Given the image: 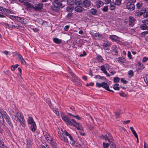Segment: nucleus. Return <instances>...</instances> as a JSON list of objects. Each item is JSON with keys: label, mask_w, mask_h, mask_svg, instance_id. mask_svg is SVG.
<instances>
[{"label": "nucleus", "mask_w": 148, "mask_h": 148, "mask_svg": "<svg viewBox=\"0 0 148 148\" xmlns=\"http://www.w3.org/2000/svg\"><path fill=\"white\" fill-rule=\"evenodd\" d=\"M58 136L60 139L65 142H68L67 138H65V136H68L70 140V143L72 145H74L75 144V142L71 135L66 130L63 131L62 130L58 132Z\"/></svg>", "instance_id": "nucleus-1"}, {"label": "nucleus", "mask_w": 148, "mask_h": 148, "mask_svg": "<svg viewBox=\"0 0 148 148\" xmlns=\"http://www.w3.org/2000/svg\"><path fill=\"white\" fill-rule=\"evenodd\" d=\"M0 114L2 116V117L1 119V120H0V123L1 125H3L4 126H5L4 124V118L10 127H13L12 122L11 121L10 118L8 116L7 113L6 112L3 110H2L0 112Z\"/></svg>", "instance_id": "nucleus-2"}, {"label": "nucleus", "mask_w": 148, "mask_h": 148, "mask_svg": "<svg viewBox=\"0 0 148 148\" xmlns=\"http://www.w3.org/2000/svg\"><path fill=\"white\" fill-rule=\"evenodd\" d=\"M13 118L16 121H18L23 127H25L26 126L25 122L23 116L20 112L17 111L15 115H14Z\"/></svg>", "instance_id": "nucleus-3"}, {"label": "nucleus", "mask_w": 148, "mask_h": 148, "mask_svg": "<svg viewBox=\"0 0 148 148\" xmlns=\"http://www.w3.org/2000/svg\"><path fill=\"white\" fill-rule=\"evenodd\" d=\"M64 6V4L60 2L57 1L53 3V5L51 7V9L52 10L57 11L59 10L60 8H62Z\"/></svg>", "instance_id": "nucleus-4"}, {"label": "nucleus", "mask_w": 148, "mask_h": 148, "mask_svg": "<svg viewBox=\"0 0 148 148\" xmlns=\"http://www.w3.org/2000/svg\"><path fill=\"white\" fill-rule=\"evenodd\" d=\"M62 120L65 121L67 125H73V121L71 119H69L68 117L66 115H62Z\"/></svg>", "instance_id": "nucleus-5"}, {"label": "nucleus", "mask_w": 148, "mask_h": 148, "mask_svg": "<svg viewBox=\"0 0 148 148\" xmlns=\"http://www.w3.org/2000/svg\"><path fill=\"white\" fill-rule=\"evenodd\" d=\"M21 3H23L24 5L26 6L27 8L32 9H33V5L29 2V0H19Z\"/></svg>", "instance_id": "nucleus-6"}, {"label": "nucleus", "mask_w": 148, "mask_h": 148, "mask_svg": "<svg viewBox=\"0 0 148 148\" xmlns=\"http://www.w3.org/2000/svg\"><path fill=\"white\" fill-rule=\"evenodd\" d=\"M70 73L72 76L73 82L76 84H78L79 83V79L72 71H70Z\"/></svg>", "instance_id": "nucleus-7"}, {"label": "nucleus", "mask_w": 148, "mask_h": 148, "mask_svg": "<svg viewBox=\"0 0 148 148\" xmlns=\"http://www.w3.org/2000/svg\"><path fill=\"white\" fill-rule=\"evenodd\" d=\"M42 3L37 4L33 5V9L37 11H40L42 9Z\"/></svg>", "instance_id": "nucleus-8"}, {"label": "nucleus", "mask_w": 148, "mask_h": 148, "mask_svg": "<svg viewBox=\"0 0 148 148\" xmlns=\"http://www.w3.org/2000/svg\"><path fill=\"white\" fill-rule=\"evenodd\" d=\"M72 120L73 121L72 123L73 124V125H72V126H75L78 130H83V127L79 123L76 122L75 120L73 119H72Z\"/></svg>", "instance_id": "nucleus-9"}, {"label": "nucleus", "mask_w": 148, "mask_h": 148, "mask_svg": "<svg viewBox=\"0 0 148 148\" xmlns=\"http://www.w3.org/2000/svg\"><path fill=\"white\" fill-rule=\"evenodd\" d=\"M126 8L130 11H132L134 9L135 5L132 3L128 2L126 5Z\"/></svg>", "instance_id": "nucleus-10"}, {"label": "nucleus", "mask_w": 148, "mask_h": 148, "mask_svg": "<svg viewBox=\"0 0 148 148\" xmlns=\"http://www.w3.org/2000/svg\"><path fill=\"white\" fill-rule=\"evenodd\" d=\"M91 4L90 0H84L82 1V5L84 8H86L89 7Z\"/></svg>", "instance_id": "nucleus-11"}, {"label": "nucleus", "mask_w": 148, "mask_h": 148, "mask_svg": "<svg viewBox=\"0 0 148 148\" xmlns=\"http://www.w3.org/2000/svg\"><path fill=\"white\" fill-rule=\"evenodd\" d=\"M109 38L112 40L114 41L117 42H119L120 41L119 37L115 35H110Z\"/></svg>", "instance_id": "nucleus-12"}, {"label": "nucleus", "mask_w": 148, "mask_h": 148, "mask_svg": "<svg viewBox=\"0 0 148 148\" xmlns=\"http://www.w3.org/2000/svg\"><path fill=\"white\" fill-rule=\"evenodd\" d=\"M146 11L145 8H142V9L140 10V12H136L135 13V16H140L142 15Z\"/></svg>", "instance_id": "nucleus-13"}, {"label": "nucleus", "mask_w": 148, "mask_h": 148, "mask_svg": "<svg viewBox=\"0 0 148 148\" xmlns=\"http://www.w3.org/2000/svg\"><path fill=\"white\" fill-rule=\"evenodd\" d=\"M110 42L106 41H104L103 43V48L104 49L108 50L109 47H110Z\"/></svg>", "instance_id": "nucleus-14"}, {"label": "nucleus", "mask_w": 148, "mask_h": 148, "mask_svg": "<svg viewBox=\"0 0 148 148\" xmlns=\"http://www.w3.org/2000/svg\"><path fill=\"white\" fill-rule=\"evenodd\" d=\"M16 20L22 24H26L27 23L26 20L23 17H18Z\"/></svg>", "instance_id": "nucleus-15"}, {"label": "nucleus", "mask_w": 148, "mask_h": 148, "mask_svg": "<svg viewBox=\"0 0 148 148\" xmlns=\"http://www.w3.org/2000/svg\"><path fill=\"white\" fill-rule=\"evenodd\" d=\"M102 87H103L109 91L111 92H114L113 90H110L109 89L108 85L106 83L104 82H102Z\"/></svg>", "instance_id": "nucleus-16"}, {"label": "nucleus", "mask_w": 148, "mask_h": 148, "mask_svg": "<svg viewBox=\"0 0 148 148\" xmlns=\"http://www.w3.org/2000/svg\"><path fill=\"white\" fill-rule=\"evenodd\" d=\"M135 19L134 18L131 16L129 17V25L131 27H133L134 25Z\"/></svg>", "instance_id": "nucleus-17"}, {"label": "nucleus", "mask_w": 148, "mask_h": 148, "mask_svg": "<svg viewBox=\"0 0 148 148\" xmlns=\"http://www.w3.org/2000/svg\"><path fill=\"white\" fill-rule=\"evenodd\" d=\"M94 38L97 40H102L103 39V36L98 33H96Z\"/></svg>", "instance_id": "nucleus-18"}, {"label": "nucleus", "mask_w": 148, "mask_h": 148, "mask_svg": "<svg viewBox=\"0 0 148 148\" xmlns=\"http://www.w3.org/2000/svg\"><path fill=\"white\" fill-rule=\"evenodd\" d=\"M103 5V3L101 0H97L96 2V6L97 8H100Z\"/></svg>", "instance_id": "nucleus-19"}, {"label": "nucleus", "mask_w": 148, "mask_h": 148, "mask_svg": "<svg viewBox=\"0 0 148 148\" xmlns=\"http://www.w3.org/2000/svg\"><path fill=\"white\" fill-rule=\"evenodd\" d=\"M101 70L103 72V73L106 75L107 77H110V74L107 73L106 70V68L104 65H102L101 66Z\"/></svg>", "instance_id": "nucleus-20"}, {"label": "nucleus", "mask_w": 148, "mask_h": 148, "mask_svg": "<svg viewBox=\"0 0 148 148\" xmlns=\"http://www.w3.org/2000/svg\"><path fill=\"white\" fill-rule=\"evenodd\" d=\"M84 10V8L80 6H77L75 8V11L78 12H82Z\"/></svg>", "instance_id": "nucleus-21"}, {"label": "nucleus", "mask_w": 148, "mask_h": 148, "mask_svg": "<svg viewBox=\"0 0 148 148\" xmlns=\"http://www.w3.org/2000/svg\"><path fill=\"white\" fill-rule=\"evenodd\" d=\"M140 28L143 30L148 29V26L145 23H143L140 26Z\"/></svg>", "instance_id": "nucleus-22"}, {"label": "nucleus", "mask_w": 148, "mask_h": 148, "mask_svg": "<svg viewBox=\"0 0 148 148\" xmlns=\"http://www.w3.org/2000/svg\"><path fill=\"white\" fill-rule=\"evenodd\" d=\"M18 57L20 61L21 62L22 64H26V62L24 59L21 55L20 54H18Z\"/></svg>", "instance_id": "nucleus-23"}, {"label": "nucleus", "mask_w": 148, "mask_h": 148, "mask_svg": "<svg viewBox=\"0 0 148 148\" xmlns=\"http://www.w3.org/2000/svg\"><path fill=\"white\" fill-rule=\"evenodd\" d=\"M143 3H137L136 5V7L139 11L142 9V8H143L142 7L143 5Z\"/></svg>", "instance_id": "nucleus-24"}, {"label": "nucleus", "mask_w": 148, "mask_h": 148, "mask_svg": "<svg viewBox=\"0 0 148 148\" xmlns=\"http://www.w3.org/2000/svg\"><path fill=\"white\" fill-rule=\"evenodd\" d=\"M90 13L93 15H95L97 14V10L94 8H92L90 10Z\"/></svg>", "instance_id": "nucleus-25"}, {"label": "nucleus", "mask_w": 148, "mask_h": 148, "mask_svg": "<svg viewBox=\"0 0 148 148\" xmlns=\"http://www.w3.org/2000/svg\"><path fill=\"white\" fill-rule=\"evenodd\" d=\"M31 125L30 129L33 132L34 131L36 128V126L35 123H34V124Z\"/></svg>", "instance_id": "nucleus-26"}, {"label": "nucleus", "mask_w": 148, "mask_h": 148, "mask_svg": "<svg viewBox=\"0 0 148 148\" xmlns=\"http://www.w3.org/2000/svg\"><path fill=\"white\" fill-rule=\"evenodd\" d=\"M115 5L113 2H111L110 4L109 8L110 10H113L115 8Z\"/></svg>", "instance_id": "nucleus-27"}, {"label": "nucleus", "mask_w": 148, "mask_h": 148, "mask_svg": "<svg viewBox=\"0 0 148 148\" xmlns=\"http://www.w3.org/2000/svg\"><path fill=\"white\" fill-rule=\"evenodd\" d=\"M118 61L119 63H124L125 62L126 60L123 57H120L118 58Z\"/></svg>", "instance_id": "nucleus-28"}, {"label": "nucleus", "mask_w": 148, "mask_h": 148, "mask_svg": "<svg viewBox=\"0 0 148 148\" xmlns=\"http://www.w3.org/2000/svg\"><path fill=\"white\" fill-rule=\"evenodd\" d=\"M53 42L57 44H59L62 42V40H61L57 38H53Z\"/></svg>", "instance_id": "nucleus-29"}, {"label": "nucleus", "mask_w": 148, "mask_h": 148, "mask_svg": "<svg viewBox=\"0 0 148 148\" xmlns=\"http://www.w3.org/2000/svg\"><path fill=\"white\" fill-rule=\"evenodd\" d=\"M28 123L29 124H32L35 123L33 119L31 117H29L28 118Z\"/></svg>", "instance_id": "nucleus-30"}, {"label": "nucleus", "mask_w": 148, "mask_h": 148, "mask_svg": "<svg viewBox=\"0 0 148 148\" xmlns=\"http://www.w3.org/2000/svg\"><path fill=\"white\" fill-rule=\"evenodd\" d=\"M138 66H139V69H140L142 70L145 67L144 65L141 64L140 62H138Z\"/></svg>", "instance_id": "nucleus-31"}, {"label": "nucleus", "mask_w": 148, "mask_h": 148, "mask_svg": "<svg viewBox=\"0 0 148 148\" xmlns=\"http://www.w3.org/2000/svg\"><path fill=\"white\" fill-rule=\"evenodd\" d=\"M82 1L81 0H75V3L77 5H80L82 4Z\"/></svg>", "instance_id": "nucleus-32"}, {"label": "nucleus", "mask_w": 148, "mask_h": 148, "mask_svg": "<svg viewBox=\"0 0 148 148\" xmlns=\"http://www.w3.org/2000/svg\"><path fill=\"white\" fill-rule=\"evenodd\" d=\"M54 148H56L57 147V145L56 143L53 140H52L49 143Z\"/></svg>", "instance_id": "nucleus-33"}, {"label": "nucleus", "mask_w": 148, "mask_h": 148, "mask_svg": "<svg viewBox=\"0 0 148 148\" xmlns=\"http://www.w3.org/2000/svg\"><path fill=\"white\" fill-rule=\"evenodd\" d=\"M73 10V8L72 6H68L66 8L67 11L69 12H72Z\"/></svg>", "instance_id": "nucleus-34"}, {"label": "nucleus", "mask_w": 148, "mask_h": 148, "mask_svg": "<svg viewBox=\"0 0 148 148\" xmlns=\"http://www.w3.org/2000/svg\"><path fill=\"white\" fill-rule=\"evenodd\" d=\"M134 72L132 70H130L128 73V74L129 76V78L131 77L132 76H133L134 75Z\"/></svg>", "instance_id": "nucleus-35"}, {"label": "nucleus", "mask_w": 148, "mask_h": 148, "mask_svg": "<svg viewBox=\"0 0 148 148\" xmlns=\"http://www.w3.org/2000/svg\"><path fill=\"white\" fill-rule=\"evenodd\" d=\"M97 58L98 59V61L99 62H102L103 60V59L100 55H99L97 56Z\"/></svg>", "instance_id": "nucleus-36"}, {"label": "nucleus", "mask_w": 148, "mask_h": 148, "mask_svg": "<svg viewBox=\"0 0 148 148\" xmlns=\"http://www.w3.org/2000/svg\"><path fill=\"white\" fill-rule=\"evenodd\" d=\"M122 0H115V4L118 5H120L121 4V1Z\"/></svg>", "instance_id": "nucleus-37"}, {"label": "nucleus", "mask_w": 148, "mask_h": 148, "mask_svg": "<svg viewBox=\"0 0 148 148\" xmlns=\"http://www.w3.org/2000/svg\"><path fill=\"white\" fill-rule=\"evenodd\" d=\"M120 78L118 77H115L113 78V81L114 83H117L119 82Z\"/></svg>", "instance_id": "nucleus-38"}, {"label": "nucleus", "mask_w": 148, "mask_h": 148, "mask_svg": "<svg viewBox=\"0 0 148 148\" xmlns=\"http://www.w3.org/2000/svg\"><path fill=\"white\" fill-rule=\"evenodd\" d=\"M73 13L72 12H69L66 15V17L67 19H70L72 16Z\"/></svg>", "instance_id": "nucleus-39"}, {"label": "nucleus", "mask_w": 148, "mask_h": 148, "mask_svg": "<svg viewBox=\"0 0 148 148\" xmlns=\"http://www.w3.org/2000/svg\"><path fill=\"white\" fill-rule=\"evenodd\" d=\"M119 84H115L113 86L114 89L116 90H119V88L118 87Z\"/></svg>", "instance_id": "nucleus-40"}, {"label": "nucleus", "mask_w": 148, "mask_h": 148, "mask_svg": "<svg viewBox=\"0 0 148 148\" xmlns=\"http://www.w3.org/2000/svg\"><path fill=\"white\" fill-rule=\"evenodd\" d=\"M108 5H106L103 7L102 10L104 12H107L108 10Z\"/></svg>", "instance_id": "nucleus-41"}, {"label": "nucleus", "mask_w": 148, "mask_h": 148, "mask_svg": "<svg viewBox=\"0 0 148 148\" xmlns=\"http://www.w3.org/2000/svg\"><path fill=\"white\" fill-rule=\"evenodd\" d=\"M27 147H29L31 145V142L29 139L27 140Z\"/></svg>", "instance_id": "nucleus-42"}, {"label": "nucleus", "mask_w": 148, "mask_h": 148, "mask_svg": "<svg viewBox=\"0 0 148 148\" xmlns=\"http://www.w3.org/2000/svg\"><path fill=\"white\" fill-rule=\"evenodd\" d=\"M45 138L47 141L49 143L53 140L52 139L50 136H48V138Z\"/></svg>", "instance_id": "nucleus-43"}, {"label": "nucleus", "mask_w": 148, "mask_h": 148, "mask_svg": "<svg viewBox=\"0 0 148 148\" xmlns=\"http://www.w3.org/2000/svg\"><path fill=\"white\" fill-rule=\"evenodd\" d=\"M109 144L108 143L103 142V146L104 148H107L109 146Z\"/></svg>", "instance_id": "nucleus-44"}, {"label": "nucleus", "mask_w": 148, "mask_h": 148, "mask_svg": "<svg viewBox=\"0 0 148 148\" xmlns=\"http://www.w3.org/2000/svg\"><path fill=\"white\" fill-rule=\"evenodd\" d=\"M0 143L1 144V145L0 146L1 148H8L7 147L4 145L3 142L1 141L0 140Z\"/></svg>", "instance_id": "nucleus-45"}, {"label": "nucleus", "mask_w": 148, "mask_h": 148, "mask_svg": "<svg viewBox=\"0 0 148 148\" xmlns=\"http://www.w3.org/2000/svg\"><path fill=\"white\" fill-rule=\"evenodd\" d=\"M10 114L12 116V118H13V116H14V115H15L16 114H15L14 111L13 110H10L9 111Z\"/></svg>", "instance_id": "nucleus-46"}, {"label": "nucleus", "mask_w": 148, "mask_h": 148, "mask_svg": "<svg viewBox=\"0 0 148 148\" xmlns=\"http://www.w3.org/2000/svg\"><path fill=\"white\" fill-rule=\"evenodd\" d=\"M11 26H12V27H14V28L19 29L20 27L19 25L17 24H15V25L12 24V25H11Z\"/></svg>", "instance_id": "nucleus-47"}, {"label": "nucleus", "mask_w": 148, "mask_h": 148, "mask_svg": "<svg viewBox=\"0 0 148 148\" xmlns=\"http://www.w3.org/2000/svg\"><path fill=\"white\" fill-rule=\"evenodd\" d=\"M68 4L69 5H71L73 3V2L71 1V0H67L66 1Z\"/></svg>", "instance_id": "nucleus-48"}, {"label": "nucleus", "mask_w": 148, "mask_h": 148, "mask_svg": "<svg viewBox=\"0 0 148 148\" xmlns=\"http://www.w3.org/2000/svg\"><path fill=\"white\" fill-rule=\"evenodd\" d=\"M18 17L13 15H10V18L13 20L15 19L16 20Z\"/></svg>", "instance_id": "nucleus-49"}, {"label": "nucleus", "mask_w": 148, "mask_h": 148, "mask_svg": "<svg viewBox=\"0 0 148 148\" xmlns=\"http://www.w3.org/2000/svg\"><path fill=\"white\" fill-rule=\"evenodd\" d=\"M142 61L144 63L146 62L147 61H148V58H147L146 57H143Z\"/></svg>", "instance_id": "nucleus-50"}, {"label": "nucleus", "mask_w": 148, "mask_h": 148, "mask_svg": "<svg viewBox=\"0 0 148 148\" xmlns=\"http://www.w3.org/2000/svg\"><path fill=\"white\" fill-rule=\"evenodd\" d=\"M6 12L7 13H10V14H13V12L10 10L8 9L5 8V12Z\"/></svg>", "instance_id": "nucleus-51"}, {"label": "nucleus", "mask_w": 148, "mask_h": 148, "mask_svg": "<svg viewBox=\"0 0 148 148\" xmlns=\"http://www.w3.org/2000/svg\"><path fill=\"white\" fill-rule=\"evenodd\" d=\"M43 133L45 138H48V137L49 136V134L45 131L43 132Z\"/></svg>", "instance_id": "nucleus-52"}, {"label": "nucleus", "mask_w": 148, "mask_h": 148, "mask_svg": "<svg viewBox=\"0 0 148 148\" xmlns=\"http://www.w3.org/2000/svg\"><path fill=\"white\" fill-rule=\"evenodd\" d=\"M46 102L48 103L49 105L50 106H51V101L50 100V99L49 98H47V99L46 100Z\"/></svg>", "instance_id": "nucleus-53"}, {"label": "nucleus", "mask_w": 148, "mask_h": 148, "mask_svg": "<svg viewBox=\"0 0 148 148\" xmlns=\"http://www.w3.org/2000/svg\"><path fill=\"white\" fill-rule=\"evenodd\" d=\"M115 116L117 117L120 114H121V113L120 111L119 110V111H117V112H115Z\"/></svg>", "instance_id": "nucleus-54"}, {"label": "nucleus", "mask_w": 148, "mask_h": 148, "mask_svg": "<svg viewBox=\"0 0 148 148\" xmlns=\"http://www.w3.org/2000/svg\"><path fill=\"white\" fill-rule=\"evenodd\" d=\"M5 8L2 7L1 6H0V11L3 12V13H5Z\"/></svg>", "instance_id": "nucleus-55"}, {"label": "nucleus", "mask_w": 148, "mask_h": 148, "mask_svg": "<svg viewBox=\"0 0 148 148\" xmlns=\"http://www.w3.org/2000/svg\"><path fill=\"white\" fill-rule=\"evenodd\" d=\"M121 81L124 84H126L128 82V81L125 80L123 78H121Z\"/></svg>", "instance_id": "nucleus-56"}, {"label": "nucleus", "mask_w": 148, "mask_h": 148, "mask_svg": "<svg viewBox=\"0 0 148 148\" xmlns=\"http://www.w3.org/2000/svg\"><path fill=\"white\" fill-rule=\"evenodd\" d=\"M142 23H145L147 25H148V19L147 20H143L142 21Z\"/></svg>", "instance_id": "nucleus-57"}, {"label": "nucleus", "mask_w": 148, "mask_h": 148, "mask_svg": "<svg viewBox=\"0 0 148 148\" xmlns=\"http://www.w3.org/2000/svg\"><path fill=\"white\" fill-rule=\"evenodd\" d=\"M102 83H96V85L97 86L98 88H100L102 87Z\"/></svg>", "instance_id": "nucleus-58"}, {"label": "nucleus", "mask_w": 148, "mask_h": 148, "mask_svg": "<svg viewBox=\"0 0 148 148\" xmlns=\"http://www.w3.org/2000/svg\"><path fill=\"white\" fill-rule=\"evenodd\" d=\"M86 55V53L85 51H84L83 53L79 55V56L82 57L85 56Z\"/></svg>", "instance_id": "nucleus-59"}, {"label": "nucleus", "mask_w": 148, "mask_h": 148, "mask_svg": "<svg viewBox=\"0 0 148 148\" xmlns=\"http://www.w3.org/2000/svg\"><path fill=\"white\" fill-rule=\"evenodd\" d=\"M143 16L145 18L148 17V12H145L144 13Z\"/></svg>", "instance_id": "nucleus-60"}, {"label": "nucleus", "mask_w": 148, "mask_h": 148, "mask_svg": "<svg viewBox=\"0 0 148 148\" xmlns=\"http://www.w3.org/2000/svg\"><path fill=\"white\" fill-rule=\"evenodd\" d=\"M130 121V120H128L126 121H124L123 122V123L124 124H127L129 123Z\"/></svg>", "instance_id": "nucleus-61"}, {"label": "nucleus", "mask_w": 148, "mask_h": 148, "mask_svg": "<svg viewBox=\"0 0 148 148\" xmlns=\"http://www.w3.org/2000/svg\"><path fill=\"white\" fill-rule=\"evenodd\" d=\"M127 56L130 59H131V53L129 51H128Z\"/></svg>", "instance_id": "nucleus-62"}, {"label": "nucleus", "mask_w": 148, "mask_h": 148, "mask_svg": "<svg viewBox=\"0 0 148 148\" xmlns=\"http://www.w3.org/2000/svg\"><path fill=\"white\" fill-rule=\"evenodd\" d=\"M148 34V31L143 32L142 33V34L143 35L145 36V35L147 34Z\"/></svg>", "instance_id": "nucleus-63"}, {"label": "nucleus", "mask_w": 148, "mask_h": 148, "mask_svg": "<svg viewBox=\"0 0 148 148\" xmlns=\"http://www.w3.org/2000/svg\"><path fill=\"white\" fill-rule=\"evenodd\" d=\"M144 80L145 83L148 86V79L147 77L144 78Z\"/></svg>", "instance_id": "nucleus-64"}]
</instances>
